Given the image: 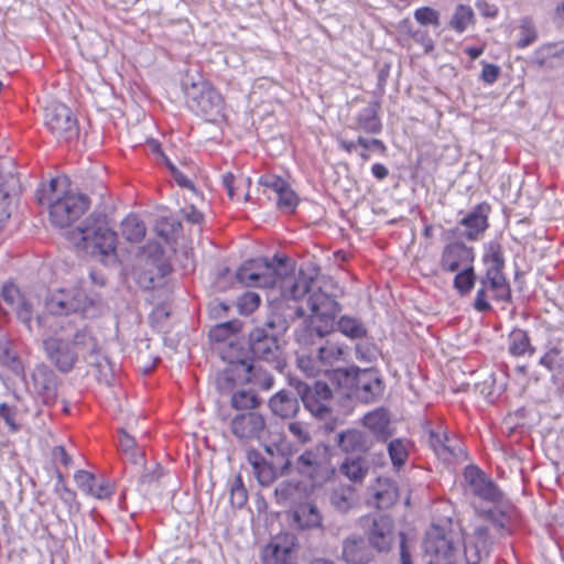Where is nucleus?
Listing matches in <instances>:
<instances>
[{
    "instance_id": "obj_1",
    "label": "nucleus",
    "mask_w": 564,
    "mask_h": 564,
    "mask_svg": "<svg viewBox=\"0 0 564 564\" xmlns=\"http://www.w3.org/2000/svg\"><path fill=\"white\" fill-rule=\"evenodd\" d=\"M290 267L286 259L274 256L272 259L259 258L246 261L236 272V280L248 288L280 286L281 294L285 299L299 301L307 296V306L311 311V332L318 337H324L337 329L351 339H360L367 335L364 323L351 316L344 315L336 323V315L340 305L336 301L337 294H329L324 286H316L314 279L303 271L297 275H290Z\"/></svg>"
},
{
    "instance_id": "obj_2",
    "label": "nucleus",
    "mask_w": 564,
    "mask_h": 564,
    "mask_svg": "<svg viewBox=\"0 0 564 564\" xmlns=\"http://www.w3.org/2000/svg\"><path fill=\"white\" fill-rule=\"evenodd\" d=\"M86 347H95V337L87 328L76 327L69 321H61L54 333L43 340L46 358L64 373L73 370Z\"/></svg>"
},
{
    "instance_id": "obj_3",
    "label": "nucleus",
    "mask_w": 564,
    "mask_h": 564,
    "mask_svg": "<svg viewBox=\"0 0 564 564\" xmlns=\"http://www.w3.org/2000/svg\"><path fill=\"white\" fill-rule=\"evenodd\" d=\"M66 185L67 177H56L36 191L37 202L48 204L51 221L61 228L69 227L90 205L85 194L63 191Z\"/></svg>"
},
{
    "instance_id": "obj_4",
    "label": "nucleus",
    "mask_w": 564,
    "mask_h": 564,
    "mask_svg": "<svg viewBox=\"0 0 564 564\" xmlns=\"http://www.w3.org/2000/svg\"><path fill=\"white\" fill-rule=\"evenodd\" d=\"M69 239L77 248L91 254L108 256L115 252L117 246V234L109 226L104 213H91L69 232Z\"/></svg>"
},
{
    "instance_id": "obj_5",
    "label": "nucleus",
    "mask_w": 564,
    "mask_h": 564,
    "mask_svg": "<svg viewBox=\"0 0 564 564\" xmlns=\"http://www.w3.org/2000/svg\"><path fill=\"white\" fill-rule=\"evenodd\" d=\"M186 105L207 122H218L224 117V100L220 94L203 79L186 76L182 83Z\"/></svg>"
},
{
    "instance_id": "obj_6",
    "label": "nucleus",
    "mask_w": 564,
    "mask_h": 564,
    "mask_svg": "<svg viewBox=\"0 0 564 564\" xmlns=\"http://www.w3.org/2000/svg\"><path fill=\"white\" fill-rule=\"evenodd\" d=\"M44 306L51 315L80 313L84 317H94L99 311L100 300L88 296L83 289L58 290L45 297Z\"/></svg>"
},
{
    "instance_id": "obj_7",
    "label": "nucleus",
    "mask_w": 564,
    "mask_h": 564,
    "mask_svg": "<svg viewBox=\"0 0 564 564\" xmlns=\"http://www.w3.org/2000/svg\"><path fill=\"white\" fill-rule=\"evenodd\" d=\"M294 467L301 476L308 478L314 486H323L336 473L329 449L323 443L304 451L296 458Z\"/></svg>"
},
{
    "instance_id": "obj_8",
    "label": "nucleus",
    "mask_w": 564,
    "mask_h": 564,
    "mask_svg": "<svg viewBox=\"0 0 564 564\" xmlns=\"http://www.w3.org/2000/svg\"><path fill=\"white\" fill-rule=\"evenodd\" d=\"M484 263L486 265V274L480 280V283L489 285L494 300L509 301L511 299V291L502 272L505 259L499 245H489L487 252L484 254Z\"/></svg>"
},
{
    "instance_id": "obj_9",
    "label": "nucleus",
    "mask_w": 564,
    "mask_h": 564,
    "mask_svg": "<svg viewBox=\"0 0 564 564\" xmlns=\"http://www.w3.org/2000/svg\"><path fill=\"white\" fill-rule=\"evenodd\" d=\"M248 341L254 359L270 364L279 372L283 371L286 360L278 337L269 335L267 328H253L249 333Z\"/></svg>"
},
{
    "instance_id": "obj_10",
    "label": "nucleus",
    "mask_w": 564,
    "mask_h": 564,
    "mask_svg": "<svg viewBox=\"0 0 564 564\" xmlns=\"http://www.w3.org/2000/svg\"><path fill=\"white\" fill-rule=\"evenodd\" d=\"M365 539L377 553H389L395 543L398 533L394 520L387 514L367 517L362 524Z\"/></svg>"
},
{
    "instance_id": "obj_11",
    "label": "nucleus",
    "mask_w": 564,
    "mask_h": 564,
    "mask_svg": "<svg viewBox=\"0 0 564 564\" xmlns=\"http://www.w3.org/2000/svg\"><path fill=\"white\" fill-rule=\"evenodd\" d=\"M22 192L13 159L0 158V230L11 216V198Z\"/></svg>"
},
{
    "instance_id": "obj_12",
    "label": "nucleus",
    "mask_w": 564,
    "mask_h": 564,
    "mask_svg": "<svg viewBox=\"0 0 564 564\" xmlns=\"http://www.w3.org/2000/svg\"><path fill=\"white\" fill-rule=\"evenodd\" d=\"M45 126L58 140L70 141L78 135L76 117L61 102H52L45 108Z\"/></svg>"
},
{
    "instance_id": "obj_13",
    "label": "nucleus",
    "mask_w": 564,
    "mask_h": 564,
    "mask_svg": "<svg viewBox=\"0 0 564 564\" xmlns=\"http://www.w3.org/2000/svg\"><path fill=\"white\" fill-rule=\"evenodd\" d=\"M2 301L15 313L17 318L28 328L34 332L33 312L39 299L31 293H22L13 283H6L1 290Z\"/></svg>"
},
{
    "instance_id": "obj_14",
    "label": "nucleus",
    "mask_w": 564,
    "mask_h": 564,
    "mask_svg": "<svg viewBox=\"0 0 564 564\" xmlns=\"http://www.w3.org/2000/svg\"><path fill=\"white\" fill-rule=\"evenodd\" d=\"M232 435L241 443L259 441L265 430V419L254 411L236 414L229 423Z\"/></svg>"
},
{
    "instance_id": "obj_15",
    "label": "nucleus",
    "mask_w": 564,
    "mask_h": 564,
    "mask_svg": "<svg viewBox=\"0 0 564 564\" xmlns=\"http://www.w3.org/2000/svg\"><path fill=\"white\" fill-rule=\"evenodd\" d=\"M424 550L426 555L431 557L429 563L436 564L446 560H453L457 551L453 534L440 527H433L426 532Z\"/></svg>"
},
{
    "instance_id": "obj_16",
    "label": "nucleus",
    "mask_w": 564,
    "mask_h": 564,
    "mask_svg": "<svg viewBox=\"0 0 564 564\" xmlns=\"http://www.w3.org/2000/svg\"><path fill=\"white\" fill-rule=\"evenodd\" d=\"M301 401L316 419L327 420L333 414V391L326 382L315 381Z\"/></svg>"
},
{
    "instance_id": "obj_17",
    "label": "nucleus",
    "mask_w": 564,
    "mask_h": 564,
    "mask_svg": "<svg viewBox=\"0 0 564 564\" xmlns=\"http://www.w3.org/2000/svg\"><path fill=\"white\" fill-rule=\"evenodd\" d=\"M464 478L467 491L476 498L489 503H498L502 499V492L479 468L475 466L467 467Z\"/></svg>"
},
{
    "instance_id": "obj_18",
    "label": "nucleus",
    "mask_w": 564,
    "mask_h": 564,
    "mask_svg": "<svg viewBox=\"0 0 564 564\" xmlns=\"http://www.w3.org/2000/svg\"><path fill=\"white\" fill-rule=\"evenodd\" d=\"M304 315L305 311L302 306L281 302L274 306L273 312L260 328H267L269 335H274L279 338L289 329L291 323Z\"/></svg>"
},
{
    "instance_id": "obj_19",
    "label": "nucleus",
    "mask_w": 564,
    "mask_h": 564,
    "mask_svg": "<svg viewBox=\"0 0 564 564\" xmlns=\"http://www.w3.org/2000/svg\"><path fill=\"white\" fill-rule=\"evenodd\" d=\"M355 397L364 403L376 401L382 395L384 384L375 369L358 370L355 376Z\"/></svg>"
},
{
    "instance_id": "obj_20",
    "label": "nucleus",
    "mask_w": 564,
    "mask_h": 564,
    "mask_svg": "<svg viewBox=\"0 0 564 564\" xmlns=\"http://www.w3.org/2000/svg\"><path fill=\"white\" fill-rule=\"evenodd\" d=\"M474 259L475 254L473 248L462 242H453L444 248L440 265L444 271L457 272L466 267L473 265Z\"/></svg>"
},
{
    "instance_id": "obj_21",
    "label": "nucleus",
    "mask_w": 564,
    "mask_h": 564,
    "mask_svg": "<svg viewBox=\"0 0 564 564\" xmlns=\"http://www.w3.org/2000/svg\"><path fill=\"white\" fill-rule=\"evenodd\" d=\"M341 558L347 564H370L375 552L364 536L350 534L343 541Z\"/></svg>"
},
{
    "instance_id": "obj_22",
    "label": "nucleus",
    "mask_w": 564,
    "mask_h": 564,
    "mask_svg": "<svg viewBox=\"0 0 564 564\" xmlns=\"http://www.w3.org/2000/svg\"><path fill=\"white\" fill-rule=\"evenodd\" d=\"M259 184L275 193L276 204L281 210L285 213L295 210L299 197L284 180L275 175H267L259 178Z\"/></svg>"
},
{
    "instance_id": "obj_23",
    "label": "nucleus",
    "mask_w": 564,
    "mask_h": 564,
    "mask_svg": "<svg viewBox=\"0 0 564 564\" xmlns=\"http://www.w3.org/2000/svg\"><path fill=\"white\" fill-rule=\"evenodd\" d=\"M83 357L87 365L94 369V376L104 384L110 386L115 378L113 366L111 361L105 356L95 338V347H86Z\"/></svg>"
},
{
    "instance_id": "obj_24",
    "label": "nucleus",
    "mask_w": 564,
    "mask_h": 564,
    "mask_svg": "<svg viewBox=\"0 0 564 564\" xmlns=\"http://www.w3.org/2000/svg\"><path fill=\"white\" fill-rule=\"evenodd\" d=\"M300 401L301 399L294 392L281 389L269 399L268 406L273 415L290 420L299 414L301 410Z\"/></svg>"
},
{
    "instance_id": "obj_25",
    "label": "nucleus",
    "mask_w": 564,
    "mask_h": 564,
    "mask_svg": "<svg viewBox=\"0 0 564 564\" xmlns=\"http://www.w3.org/2000/svg\"><path fill=\"white\" fill-rule=\"evenodd\" d=\"M336 443L345 453L364 454L371 448L373 440L368 432L350 429L338 433Z\"/></svg>"
},
{
    "instance_id": "obj_26",
    "label": "nucleus",
    "mask_w": 564,
    "mask_h": 564,
    "mask_svg": "<svg viewBox=\"0 0 564 564\" xmlns=\"http://www.w3.org/2000/svg\"><path fill=\"white\" fill-rule=\"evenodd\" d=\"M34 389L45 404H53L57 398V378L46 366H39L32 373Z\"/></svg>"
},
{
    "instance_id": "obj_27",
    "label": "nucleus",
    "mask_w": 564,
    "mask_h": 564,
    "mask_svg": "<svg viewBox=\"0 0 564 564\" xmlns=\"http://www.w3.org/2000/svg\"><path fill=\"white\" fill-rule=\"evenodd\" d=\"M293 464L290 458L279 455L270 463L260 464V467L253 474L261 486H270L276 478L289 476Z\"/></svg>"
},
{
    "instance_id": "obj_28",
    "label": "nucleus",
    "mask_w": 564,
    "mask_h": 564,
    "mask_svg": "<svg viewBox=\"0 0 564 564\" xmlns=\"http://www.w3.org/2000/svg\"><path fill=\"white\" fill-rule=\"evenodd\" d=\"M228 360L230 364H239L245 367L247 372V381L258 387L260 390L269 391L274 386V377L273 375L263 369L261 366H257L251 362H247L245 359L240 358V354H229Z\"/></svg>"
},
{
    "instance_id": "obj_29",
    "label": "nucleus",
    "mask_w": 564,
    "mask_h": 564,
    "mask_svg": "<svg viewBox=\"0 0 564 564\" xmlns=\"http://www.w3.org/2000/svg\"><path fill=\"white\" fill-rule=\"evenodd\" d=\"M165 473L162 466L155 465L153 469L145 468L138 480L137 490L144 499L161 495L159 488L163 485Z\"/></svg>"
},
{
    "instance_id": "obj_30",
    "label": "nucleus",
    "mask_w": 564,
    "mask_h": 564,
    "mask_svg": "<svg viewBox=\"0 0 564 564\" xmlns=\"http://www.w3.org/2000/svg\"><path fill=\"white\" fill-rule=\"evenodd\" d=\"M487 210V206L478 205L459 221V224L465 228L464 235L469 240L476 239L478 235L484 232L488 227Z\"/></svg>"
},
{
    "instance_id": "obj_31",
    "label": "nucleus",
    "mask_w": 564,
    "mask_h": 564,
    "mask_svg": "<svg viewBox=\"0 0 564 564\" xmlns=\"http://www.w3.org/2000/svg\"><path fill=\"white\" fill-rule=\"evenodd\" d=\"M242 323L238 319H232L219 323L210 328L209 338L216 343L228 341L230 349L236 347L237 335L241 332Z\"/></svg>"
},
{
    "instance_id": "obj_32",
    "label": "nucleus",
    "mask_w": 564,
    "mask_h": 564,
    "mask_svg": "<svg viewBox=\"0 0 564 564\" xmlns=\"http://www.w3.org/2000/svg\"><path fill=\"white\" fill-rule=\"evenodd\" d=\"M293 519L301 529H317L323 523V517L318 508L311 502L301 503L295 509Z\"/></svg>"
},
{
    "instance_id": "obj_33",
    "label": "nucleus",
    "mask_w": 564,
    "mask_h": 564,
    "mask_svg": "<svg viewBox=\"0 0 564 564\" xmlns=\"http://www.w3.org/2000/svg\"><path fill=\"white\" fill-rule=\"evenodd\" d=\"M364 425L369 429L373 435L386 438L389 432L390 419L384 409H377L367 413L362 419Z\"/></svg>"
},
{
    "instance_id": "obj_34",
    "label": "nucleus",
    "mask_w": 564,
    "mask_h": 564,
    "mask_svg": "<svg viewBox=\"0 0 564 564\" xmlns=\"http://www.w3.org/2000/svg\"><path fill=\"white\" fill-rule=\"evenodd\" d=\"M119 434V447L121 452L133 465L142 467L145 462L143 449L137 444L134 437L128 434L124 429H120Z\"/></svg>"
},
{
    "instance_id": "obj_35",
    "label": "nucleus",
    "mask_w": 564,
    "mask_h": 564,
    "mask_svg": "<svg viewBox=\"0 0 564 564\" xmlns=\"http://www.w3.org/2000/svg\"><path fill=\"white\" fill-rule=\"evenodd\" d=\"M553 59L564 61V41L543 44L534 52V61L540 66Z\"/></svg>"
},
{
    "instance_id": "obj_36",
    "label": "nucleus",
    "mask_w": 564,
    "mask_h": 564,
    "mask_svg": "<svg viewBox=\"0 0 564 564\" xmlns=\"http://www.w3.org/2000/svg\"><path fill=\"white\" fill-rule=\"evenodd\" d=\"M356 502V494L350 486L338 487L330 495V505L339 512H347Z\"/></svg>"
},
{
    "instance_id": "obj_37",
    "label": "nucleus",
    "mask_w": 564,
    "mask_h": 564,
    "mask_svg": "<svg viewBox=\"0 0 564 564\" xmlns=\"http://www.w3.org/2000/svg\"><path fill=\"white\" fill-rule=\"evenodd\" d=\"M145 225L137 215H128L121 221V235L130 242H139L145 236Z\"/></svg>"
},
{
    "instance_id": "obj_38",
    "label": "nucleus",
    "mask_w": 564,
    "mask_h": 564,
    "mask_svg": "<svg viewBox=\"0 0 564 564\" xmlns=\"http://www.w3.org/2000/svg\"><path fill=\"white\" fill-rule=\"evenodd\" d=\"M509 351L512 356H531L534 347L531 345L529 335L522 329H514L509 335Z\"/></svg>"
},
{
    "instance_id": "obj_39",
    "label": "nucleus",
    "mask_w": 564,
    "mask_h": 564,
    "mask_svg": "<svg viewBox=\"0 0 564 564\" xmlns=\"http://www.w3.org/2000/svg\"><path fill=\"white\" fill-rule=\"evenodd\" d=\"M349 480L354 482H361L368 473V465L365 458L358 456L357 458H347L339 468Z\"/></svg>"
},
{
    "instance_id": "obj_40",
    "label": "nucleus",
    "mask_w": 564,
    "mask_h": 564,
    "mask_svg": "<svg viewBox=\"0 0 564 564\" xmlns=\"http://www.w3.org/2000/svg\"><path fill=\"white\" fill-rule=\"evenodd\" d=\"M399 498L397 486L390 481L379 480V487L375 492L376 505L379 509H389Z\"/></svg>"
},
{
    "instance_id": "obj_41",
    "label": "nucleus",
    "mask_w": 564,
    "mask_h": 564,
    "mask_svg": "<svg viewBox=\"0 0 564 564\" xmlns=\"http://www.w3.org/2000/svg\"><path fill=\"white\" fill-rule=\"evenodd\" d=\"M261 403V398L251 390H237L230 398V404L236 410L252 411L259 408Z\"/></svg>"
},
{
    "instance_id": "obj_42",
    "label": "nucleus",
    "mask_w": 564,
    "mask_h": 564,
    "mask_svg": "<svg viewBox=\"0 0 564 564\" xmlns=\"http://www.w3.org/2000/svg\"><path fill=\"white\" fill-rule=\"evenodd\" d=\"M377 105H368L357 117L358 128L368 133H378L381 130V122L377 115Z\"/></svg>"
},
{
    "instance_id": "obj_43",
    "label": "nucleus",
    "mask_w": 564,
    "mask_h": 564,
    "mask_svg": "<svg viewBox=\"0 0 564 564\" xmlns=\"http://www.w3.org/2000/svg\"><path fill=\"white\" fill-rule=\"evenodd\" d=\"M477 541H469L465 545V558L467 564H478L481 560V553L485 546V538L487 535V529L479 527L475 530Z\"/></svg>"
},
{
    "instance_id": "obj_44",
    "label": "nucleus",
    "mask_w": 564,
    "mask_h": 564,
    "mask_svg": "<svg viewBox=\"0 0 564 564\" xmlns=\"http://www.w3.org/2000/svg\"><path fill=\"white\" fill-rule=\"evenodd\" d=\"M221 183L227 191L228 197L234 199L239 189L250 187L251 178L243 175L236 176L234 173L227 172L221 176Z\"/></svg>"
},
{
    "instance_id": "obj_45",
    "label": "nucleus",
    "mask_w": 564,
    "mask_h": 564,
    "mask_svg": "<svg viewBox=\"0 0 564 564\" xmlns=\"http://www.w3.org/2000/svg\"><path fill=\"white\" fill-rule=\"evenodd\" d=\"M476 274L474 271V267L469 265L460 271H457V274L455 275L454 279V288L460 295H466L474 288Z\"/></svg>"
},
{
    "instance_id": "obj_46",
    "label": "nucleus",
    "mask_w": 564,
    "mask_h": 564,
    "mask_svg": "<svg viewBox=\"0 0 564 564\" xmlns=\"http://www.w3.org/2000/svg\"><path fill=\"white\" fill-rule=\"evenodd\" d=\"M156 273L151 270L143 271L138 275V283L143 289H155L161 284L162 279L170 272L167 264H161Z\"/></svg>"
},
{
    "instance_id": "obj_47",
    "label": "nucleus",
    "mask_w": 564,
    "mask_h": 564,
    "mask_svg": "<svg viewBox=\"0 0 564 564\" xmlns=\"http://www.w3.org/2000/svg\"><path fill=\"white\" fill-rule=\"evenodd\" d=\"M474 12L470 7L458 6L451 19L449 25L457 32L462 33L471 23Z\"/></svg>"
},
{
    "instance_id": "obj_48",
    "label": "nucleus",
    "mask_w": 564,
    "mask_h": 564,
    "mask_svg": "<svg viewBox=\"0 0 564 564\" xmlns=\"http://www.w3.org/2000/svg\"><path fill=\"white\" fill-rule=\"evenodd\" d=\"M248 494L242 484V479L237 475L230 486L229 500L234 508H242L247 502Z\"/></svg>"
},
{
    "instance_id": "obj_49",
    "label": "nucleus",
    "mask_w": 564,
    "mask_h": 564,
    "mask_svg": "<svg viewBox=\"0 0 564 564\" xmlns=\"http://www.w3.org/2000/svg\"><path fill=\"white\" fill-rule=\"evenodd\" d=\"M536 39L538 32L532 21L523 19L519 30V40L517 42V46L519 48H524L534 43Z\"/></svg>"
},
{
    "instance_id": "obj_50",
    "label": "nucleus",
    "mask_w": 564,
    "mask_h": 564,
    "mask_svg": "<svg viewBox=\"0 0 564 564\" xmlns=\"http://www.w3.org/2000/svg\"><path fill=\"white\" fill-rule=\"evenodd\" d=\"M388 452L392 460V464L397 467L402 466L408 458L405 445L400 438L392 440L388 444Z\"/></svg>"
},
{
    "instance_id": "obj_51",
    "label": "nucleus",
    "mask_w": 564,
    "mask_h": 564,
    "mask_svg": "<svg viewBox=\"0 0 564 564\" xmlns=\"http://www.w3.org/2000/svg\"><path fill=\"white\" fill-rule=\"evenodd\" d=\"M415 20L421 25L433 24L435 26L440 25V14L436 10L430 7L419 8L414 12Z\"/></svg>"
},
{
    "instance_id": "obj_52",
    "label": "nucleus",
    "mask_w": 564,
    "mask_h": 564,
    "mask_svg": "<svg viewBox=\"0 0 564 564\" xmlns=\"http://www.w3.org/2000/svg\"><path fill=\"white\" fill-rule=\"evenodd\" d=\"M260 304V297L254 292H246L239 297L238 307L242 314L252 313Z\"/></svg>"
},
{
    "instance_id": "obj_53",
    "label": "nucleus",
    "mask_w": 564,
    "mask_h": 564,
    "mask_svg": "<svg viewBox=\"0 0 564 564\" xmlns=\"http://www.w3.org/2000/svg\"><path fill=\"white\" fill-rule=\"evenodd\" d=\"M288 431L290 434L296 438L301 444H307L311 442V433L307 429V426L299 421L290 422L288 425Z\"/></svg>"
},
{
    "instance_id": "obj_54",
    "label": "nucleus",
    "mask_w": 564,
    "mask_h": 564,
    "mask_svg": "<svg viewBox=\"0 0 564 564\" xmlns=\"http://www.w3.org/2000/svg\"><path fill=\"white\" fill-rule=\"evenodd\" d=\"M540 364L546 367L550 371H558L563 367L562 358L560 357V350L552 348L540 359Z\"/></svg>"
},
{
    "instance_id": "obj_55",
    "label": "nucleus",
    "mask_w": 564,
    "mask_h": 564,
    "mask_svg": "<svg viewBox=\"0 0 564 564\" xmlns=\"http://www.w3.org/2000/svg\"><path fill=\"white\" fill-rule=\"evenodd\" d=\"M488 299H492L489 285L480 283V288L477 291V295L474 303L475 310L478 312L489 311L491 306Z\"/></svg>"
},
{
    "instance_id": "obj_56",
    "label": "nucleus",
    "mask_w": 564,
    "mask_h": 564,
    "mask_svg": "<svg viewBox=\"0 0 564 564\" xmlns=\"http://www.w3.org/2000/svg\"><path fill=\"white\" fill-rule=\"evenodd\" d=\"M180 228L181 224L178 221H174L169 218H161L155 224L156 234L164 240H167L170 234L178 230Z\"/></svg>"
},
{
    "instance_id": "obj_57",
    "label": "nucleus",
    "mask_w": 564,
    "mask_h": 564,
    "mask_svg": "<svg viewBox=\"0 0 564 564\" xmlns=\"http://www.w3.org/2000/svg\"><path fill=\"white\" fill-rule=\"evenodd\" d=\"M270 552V554H265L263 557L265 564H292L288 560V549L281 550L279 545H274Z\"/></svg>"
},
{
    "instance_id": "obj_58",
    "label": "nucleus",
    "mask_w": 564,
    "mask_h": 564,
    "mask_svg": "<svg viewBox=\"0 0 564 564\" xmlns=\"http://www.w3.org/2000/svg\"><path fill=\"white\" fill-rule=\"evenodd\" d=\"M75 481L77 486L85 491L86 494L90 495L91 491H94V486L96 482V479L93 474L86 471V470H78L75 476Z\"/></svg>"
},
{
    "instance_id": "obj_59",
    "label": "nucleus",
    "mask_w": 564,
    "mask_h": 564,
    "mask_svg": "<svg viewBox=\"0 0 564 564\" xmlns=\"http://www.w3.org/2000/svg\"><path fill=\"white\" fill-rule=\"evenodd\" d=\"M430 438H431V444L436 452L442 449L444 452H448L451 455H455L454 451L448 445L449 438L446 434L441 435L435 432H431Z\"/></svg>"
},
{
    "instance_id": "obj_60",
    "label": "nucleus",
    "mask_w": 564,
    "mask_h": 564,
    "mask_svg": "<svg viewBox=\"0 0 564 564\" xmlns=\"http://www.w3.org/2000/svg\"><path fill=\"white\" fill-rule=\"evenodd\" d=\"M400 542V561L401 564H413L411 557V545L404 532L398 533Z\"/></svg>"
},
{
    "instance_id": "obj_61",
    "label": "nucleus",
    "mask_w": 564,
    "mask_h": 564,
    "mask_svg": "<svg viewBox=\"0 0 564 564\" xmlns=\"http://www.w3.org/2000/svg\"><path fill=\"white\" fill-rule=\"evenodd\" d=\"M500 73V68L494 64H486L481 70L480 78L488 84H492L497 80Z\"/></svg>"
},
{
    "instance_id": "obj_62",
    "label": "nucleus",
    "mask_w": 564,
    "mask_h": 564,
    "mask_svg": "<svg viewBox=\"0 0 564 564\" xmlns=\"http://www.w3.org/2000/svg\"><path fill=\"white\" fill-rule=\"evenodd\" d=\"M289 384H290L291 388L294 389V391H295L294 394L297 398H300L301 400L311 390V387H312V386L307 384L306 382H303L302 380H300L297 378H290L289 379Z\"/></svg>"
},
{
    "instance_id": "obj_63",
    "label": "nucleus",
    "mask_w": 564,
    "mask_h": 564,
    "mask_svg": "<svg viewBox=\"0 0 564 564\" xmlns=\"http://www.w3.org/2000/svg\"><path fill=\"white\" fill-rule=\"evenodd\" d=\"M183 217L192 224H200L204 219L203 214L193 205L182 209Z\"/></svg>"
},
{
    "instance_id": "obj_64",
    "label": "nucleus",
    "mask_w": 564,
    "mask_h": 564,
    "mask_svg": "<svg viewBox=\"0 0 564 564\" xmlns=\"http://www.w3.org/2000/svg\"><path fill=\"white\" fill-rule=\"evenodd\" d=\"M0 416L12 430L15 431L18 429L14 423V411L6 403L0 404Z\"/></svg>"
}]
</instances>
